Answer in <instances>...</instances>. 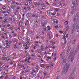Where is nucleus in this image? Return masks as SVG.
<instances>
[{"mask_svg":"<svg viewBox=\"0 0 79 79\" xmlns=\"http://www.w3.org/2000/svg\"><path fill=\"white\" fill-rule=\"evenodd\" d=\"M76 2L75 3V6L76 7H77V5H78V2H78V1L77 0H76Z\"/></svg>","mask_w":79,"mask_h":79,"instance_id":"7","label":"nucleus"},{"mask_svg":"<svg viewBox=\"0 0 79 79\" xmlns=\"http://www.w3.org/2000/svg\"><path fill=\"white\" fill-rule=\"evenodd\" d=\"M40 14L41 15H42V11H40Z\"/></svg>","mask_w":79,"mask_h":79,"instance_id":"47","label":"nucleus"},{"mask_svg":"<svg viewBox=\"0 0 79 79\" xmlns=\"http://www.w3.org/2000/svg\"><path fill=\"white\" fill-rule=\"evenodd\" d=\"M24 47H25V48H26L27 47V44H25L24 45Z\"/></svg>","mask_w":79,"mask_h":79,"instance_id":"20","label":"nucleus"},{"mask_svg":"<svg viewBox=\"0 0 79 79\" xmlns=\"http://www.w3.org/2000/svg\"><path fill=\"white\" fill-rule=\"evenodd\" d=\"M75 55V53L73 50L72 51L70 54L69 57H71V62L73 61V60L74 59V56Z\"/></svg>","mask_w":79,"mask_h":79,"instance_id":"1","label":"nucleus"},{"mask_svg":"<svg viewBox=\"0 0 79 79\" xmlns=\"http://www.w3.org/2000/svg\"><path fill=\"white\" fill-rule=\"evenodd\" d=\"M56 23V21H54L53 22V24H55Z\"/></svg>","mask_w":79,"mask_h":79,"instance_id":"56","label":"nucleus"},{"mask_svg":"<svg viewBox=\"0 0 79 79\" xmlns=\"http://www.w3.org/2000/svg\"><path fill=\"white\" fill-rule=\"evenodd\" d=\"M3 76H2L0 77V79H2V78H3Z\"/></svg>","mask_w":79,"mask_h":79,"instance_id":"60","label":"nucleus"},{"mask_svg":"<svg viewBox=\"0 0 79 79\" xmlns=\"http://www.w3.org/2000/svg\"><path fill=\"white\" fill-rule=\"evenodd\" d=\"M31 8H34V6L33 5H31Z\"/></svg>","mask_w":79,"mask_h":79,"instance_id":"62","label":"nucleus"},{"mask_svg":"<svg viewBox=\"0 0 79 79\" xmlns=\"http://www.w3.org/2000/svg\"><path fill=\"white\" fill-rule=\"evenodd\" d=\"M60 76H58L56 78V79H60Z\"/></svg>","mask_w":79,"mask_h":79,"instance_id":"30","label":"nucleus"},{"mask_svg":"<svg viewBox=\"0 0 79 79\" xmlns=\"http://www.w3.org/2000/svg\"><path fill=\"white\" fill-rule=\"evenodd\" d=\"M34 3H35V5H38V3H37V2H35Z\"/></svg>","mask_w":79,"mask_h":79,"instance_id":"34","label":"nucleus"},{"mask_svg":"<svg viewBox=\"0 0 79 79\" xmlns=\"http://www.w3.org/2000/svg\"><path fill=\"white\" fill-rule=\"evenodd\" d=\"M77 48H79V43L77 45Z\"/></svg>","mask_w":79,"mask_h":79,"instance_id":"45","label":"nucleus"},{"mask_svg":"<svg viewBox=\"0 0 79 79\" xmlns=\"http://www.w3.org/2000/svg\"><path fill=\"white\" fill-rule=\"evenodd\" d=\"M68 70V68H66L65 70H64V74H66V72H67V71Z\"/></svg>","mask_w":79,"mask_h":79,"instance_id":"9","label":"nucleus"},{"mask_svg":"<svg viewBox=\"0 0 79 79\" xmlns=\"http://www.w3.org/2000/svg\"><path fill=\"white\" fill-rule=\"evenodd\" d=\"M13 63H14V61L12 60L11 61V63H10V64H13Z\"/></svg>","mask_w":79,"mask_h":79,"instance_id":"23","label":"nucleus"},{"mask_svg":"<svg viewBox=\"0 0 79 79\" xmlns=\"http://www.w3.org/2000/svg\"><path fill=\"white\" fill-rule=\"evenodd\" d=\"M2 9H3V10H5L6 9V7L4 6L3 7H2Z\"/></svg>","mask_w":79,"mask_h":79,"instance_id":"33","label":"nucleus"},{"mask_svg":"<svg viewBox=\"0 0 79 79\" xmlns=\"http://www.w3.org/2000/svg\"><path fill=\"white\" fill-rule=\"evenodd\" d=\"M72 4H73L74 6H75V0H73Z\"/></svg>","mask_w":79,"mask_h":79,"instance_id":"12","label":"nucleus"},{"mask_svg":"<svg viewBox=\"0 0 79 79\" xmlns=\"http://www.w3.org/2000/svg\"><path fill=\"white\" fill-rule=\"evenodd\" d=\"M55 11H59L58 9H56L55 10Z\"/></svg>","mask_w":79,"mask_h":79,"instance_id":"53","label":"nucleus"},{"mask_svg":"<svg viewBox=\"0 0 79 79\" xmlns=\"http://www.w3.org/2000/svg\"><path fill=\"white\" fill-rule=\"evenodd\" d=\"M74 6H72V7H71L72 9V10H73V11H76V10H74Z\"/></svg>","mask_w":79,"mask_h":79,"instance_id":"15","label":"nucleus"},{"mask_svg":"<svg viewBox=\"0 0 79 79\" xmlns=\"http://www.w3.org/2000/svg\"><path fill=\"white\" fill-rule=\"evenodd\" d=\"M2 31H5V29L4 28H3V29H1Z\"/></svg>","mask_w":79,"mask_h":79,"instance_id":"54","label":"nucleus"},{"mask_svg":"<svg viewBox=\"0 0 79 79\" xmlns=\"http://www.w3.org/2000/svg\"><path fill=\"white\" fill-rule=\"evenodd\" d=\"M50 13H51V12H50V10H48L47 12L48 14V15H51V14H50Z\"/></svg>","mask_w":79,"mask_h":79,"instance_id":"16","label":"nucleus"},{"mask_svg":"<svg viewBox=\"0 0 79 79\" xmlns=\"http://www.w3.org/2000/svg\"><path fill=\"white\" fill-rule=\"evenodd\" d=\"M56 20V24H58V20H56V19H54L52 20V21H55Z\"/></svg>","mask_w":79,"mask_h":79,"instance_id":"10","label":"nucleus"},{"mask_svg":"<svg viewBox=\"0 0 79 79\" xmlns=\"http://www.w3.org/2000/svg\"><path fill=\"white\" fill-rule=\"evenodd\" d=\"M14 3H15V2L14 1H12V3H11V4H14Z\"/></svg>","mask_w":79,"mask_h":79,"instance_id":"44","label":"nucleus"},{"mask_svg":"<svg viewBox=\"0 0 79 79\" xmlns=\"http://www.w3.org/2000/svg\"><path fill=\"white\" fill-rule=\"evenodd\" d=\"M7 12L8 13H9L10 12V9H7Z\"/></svg>","mask_w":79,"mask_h":79,"instance_id":"17","label":"nucleus"},{"mask_svg":"<svg viewBox=\"0 0 79 79\" xmlns=\"http://www.w3.org/2000/svg\"><path fill=\"white\" fill-rule=\"evenodd\" d=\"M5 77L7 78H8V75H6Z\"/></svg>","mask_w":79,"mask_h":79,"instance_id":"61","label":"nucleus"},{"mask_svg":"<svg viewBox=\"0 0 79 79\" xmlns=\"http://www.w3.org/2000/svg\"><path fill=\"white\" fill-rule=\"evenodd\" d=\"M74 31H73V30H72V33H71V34H73V32H74Z\"/></svg>","mask_w":79,"mask_h":79,"instance_id":"48","label":"nucleus"},{"mask_svg":"<svg viewBox=\"0 0 79 79\" xmlns=\"http://www.w3.org/2000/svg\"><path fill=\"white\" fill-rule=\"evenodd\" d=\"M64 44H66V43H67V41H66V40H64Z\"/></svg>","mask_w":79,"mask_h":79,"instance_id":"35","label":"nucleus"},{"mask_svg":"<svg viewBox=\"0 0 79 79\" xmlns=\"http://www.w3.org/2000/svg\"><path fill=\"white\" fill-rule=\"evenodd\" d=\"M27 8H28V9H30L31 8H30V6H27Z\"/></svg>","mask_w":79,"mask_h":79,"instance_id":"43","label":"nucleus"},{"mask_svg":"<svg viewBox=\"0 0 79 79\" xmlns=\"http://www.w3.org/2000/svg\"><path fill=\"white\" fill-rule=\"evenodd\" d=\"M50 27L49 26H48L47 27V28H50Z\"/></svg>","mask_w":79,"mask_h":79,"instance_id":"55","label":"nucleus"},{"mask_svg":"<svg viewBox=\"0 0 79 79\" xmlns=\"http://www.w3.org/2000/svg\"><path fill=\"white\" fill-rule=\"evenodd\" d=\"M60 56H61L62 55H64V54H63V52H62L60 54Z\"/></svg>","mask_w":79,"mask_h":79,"instance_id":"24","label":"nucleus"},{"mask_svg":"<svg viewBox=\"0 0 79 79\" xmlns=\"http://www.w3.org/2000/svg\"><path fill=\"white\" fill-rule=\"evenodd\" d=\"M14 56H16V53H13L12 54Z\"/></svg>","mask_w":79,"mask_h":79,"instance_id":"38","label":"nucleus"},{"mask_svg":"<svg viewBox=\"0 0 79 79\" xmlns=\"http://www.w3.org/2000/svg\"><path fill=\"white\" fill-rule=\"evenodd\" d=\"M27 56H30V55H29V53H28L27 54Z\"/></svg>","mask_w":79,"mask_h":79,"instance_id":"36","label":"nucleus"},{"mask_svg":"<svg viewBox=\"0 0 79 79\" xmlns=\"http://www.w3.org/2000/svg\"><path fill=\"white\" fill-rule=\"evenodd\" d=\"M35 46H34L33 48V49L34 50L35 49Z\"/></svg>","mask_w":79,"mask_h":79,"instance_id":"63","label":"nucleus"},{"mask_svg":"<svg viewBox=\"0 0 79 79\" xmlns=\"http://www.w3.org/2000/svg\"><path fill=\"white\" fill-rule=\"evenodd\" d=\"M68 21H65L64 23V25H65L66 26V25H67V24H68Z\"/></svg>","mask_w":79,"mask_h":79,"instance_id":"11","label":"nucleus"},{"mask_svg":"<svg viewBox=\"0 0 79 79\" xmlns=\"http://www.w3.org/2000/svg\"><path fill=\"white\" fill-rule=\"evenodd\" d=\"M55 44V42H53L52 43V44L54 45V44Z\"/></svg>","mask_w":79,"mask_h":79,"instance_id":"57","label":"nucleus"},{"mask_svg":"<svg viewBox=\"0 0 79 79\" xmlns=\"http://www.w3.org/2000/svg\"><path fill=\"white\" fill-rule=\"evenodd\" d=\"M14 42H16V39L14 38Z\"/></svg>","mask_w":79,"mask_h":79,"instance_id":"37","label":"nucleus"},{"mask_svg":"<svg viewBox=\"0 0 79 79\" xmlns=\"http://www.w3.org/2000/svg\"><path fill=\"white\" fill-rule=\"evenodd\" d=\"M66 58H64L63 61L62 63V64H65L66 63Z\"/></svg>","mask_w":79,"mask_h":79,"instance_id":"4","label":"nucleus"},{"mask_svg":"<svg viewBox=\"0 0 79 79\" xmlns=\"http://www.w3.org/2000/svg\"><path fill=\"white\" fill-rule=\"evenodd\" d=\"M74 71H75V69H74L73 71V72L72 73V74H74Z\"/></svg>","mask_w":79,"mask_h":79,"instance_id":"39","label":"nucleus"},{"mask_svg":"<svg viewBox=\"0 0 79 79\" xmlns=\"http://www.w3.org/2000/svg\"><path fill=\"white\" fill-rule=\"evenodd\" d=\"M46 47H47V48H48V47H49L50 46H49V45H47V46H46Z\"/></svg>","mask_w":79,"mask_h":79,"instance_id":"64","label":"nucleus"},{"mask_svg":"<svg viewBox=\"0 0 79 79\" xmlns=\"http://www.w3.org/2000/svg\"><path fill=\"white\" fill-rule=\"evenodd\" d=\"M66 28L67 30H69V26H67L66 27Z\"/></svg>","mask_w":79,"mask_h":79,"instance_id":"32","label":"nucleus"},{"mask_svg":"<svg viewBox=\"0 0 79 79\" xmlns=\"http://www.w3.org/2000/svg\"><path fill=\"white\" fill-rule=\"evenodd\" d=\"M10 24H8L7 25V27H10Z\"/></svg>","mask_w":79,"mask_h":79,"instance_id":"59","label":"nucleus"},{"mask_svg":"<svg viewBox=\"0 0 79 79\" xmlns=\"http://www.w3.org/2000/svg\"><path fill=\"white\" fill-rule=\"evenodd\" d=\"M41 6H42V9H43L44 10H45V5L44 4H42Z\"/></svg>","mask_w":79,"mask_h":79,"instance_id":"8","label":"nucleus"},{"mask_svg":"<svg viewBox=\"0 0 79 79\" xmlns=\"http://www.w3.org/2000/svg\"><path fill=\"white\" fill-rule=\"evenodd\" d=\"M69 64H68L67 65V66L66 67V68H68H68H69Z\"/></svg>","mask_w":79,"mask_h":79,"instance_id":"21","label":"nucleus"},{"mask_svg":"<svg viewBox=\"0 0 79 79\" xmlns=\"http://www.w3.org/2000/svg\"><path fill=\"white\" fill-rule=\"evenodd\" d=\"M59 32H61V33H62V34H64V32L63 31H60Z\"/></svg>","mask_w":79,"mask_h":79,"instance_id":"26","label":"nucleus"},{"mask_svg":"<svg viewBox=\"0 0 79 79\" xmlns=\"http://www.w3.org/2000/svg\"><path fill=\"white\" fill-rule=\"evenodd\" d=\"M71 45H70V46H69V48H68V49H70H70H71Z\"/></svg>","mask_w":79,"mask_h":79,"instance_id":"31","label":"nucleus"},{"mask_svg":"<svg viewBox=\"0 0 79 79\" xmlns=\"http://www.w3.org/2000/svg\"><path fill=\"white\" fill-rule=\"evenodd\" d=\"M7 33H8V32L7 31H6L4 32V34H7Z\"/></svg>","mask_w":79,"mask_h":79,"instance_id":"22","label":"nucleus"},{"mask_svg":"<svg viewBox=\"0 0 79 79\" xmlns=\"http://www.w3.org/2000/svg\"><path fill=\"white\" fill-rule=\"evenodd\" d=\"M66 38H68V34H67L66 35Z\"/></svg>","mask_w":79,"mask_h":79,"instance_id":"49","label":"nucleus"},{"mask_svg":"<svg viewBox=\"0 0 79 79\" xmlns=\"http://www.w3.org/2000/svg\"><path fill=\"white\" fill-rule=\"evenodd\" d=\"M11 8H14V6H11Z\"/></svg>","mask_w":79,"mask_h":79,"instance_id":"46","label":"nucleus"},{"mask_svg":"<svg viewBox=\"0 0 79 79\" xmlns=\"http://www.w3.org/2000/svg\"><path fill=\"white\" fill-rule=\"evenodd\" d=\"M62 39H64V41L66 40V38L65 37V36H63V37H62Z\"/></svg>","mask_w":79,"mask_h":79,"instance_id":"18","label":"nucleus"},{"mask_svg":"<svg viewBox=\"0 0 79 79\" xmlns=\"http://www.w3.org/2000/svg\"><path fill=\"white\" fill-rule=\"evenodd\" d=\"M2 59H3V60H6V57H2Z\"/></svg>","mask_w":79,"mask_h":79,"instance_id":"27","label":"nucleus"},{"mask_svg":"<svg viewBox=\"0 0 79 79\" xmlns=\"http://www.w3.org/2000/svg\"><path fill=\"white\" fill-rule=\"evenodd\" d=\"M40 66L41 67V68H43L44 66V64H41L40 65Z\"/></svg>","mask_w":79,"mask_h":79,"instance_id":"25","label":"nucleus"},{"mask_svg":"<svg viewBox=\"0 0 79 79\" xmlns=\"http://www.w3.org/2000/svg\"><path fill=\"white\" fill-rule=\"evenodd\" d=\"M76 40H77V39H74V40L73 41V45H74V44H75V43H76Z\"/></svg>","mask_w":79,"mask_h":79,"instance_id":"6","label":"nucleus"},{"mask_svg":"<svg viewBox=\"0 0 79 79\" xmlns=\"http://www.w3.org/2000/svg\"><path fill=\"white\" fill-rule=\"evenodd\" d=\"M14 13L15 15H17V12H14Z\"/></svg>","mask_w":79,"mask_h":79,"instance_id":"29","label":"nucleus"},{"mask_svg":"<svg viewBox=\"0 0 79 79\" xmlns=\"http://www.w3.org/2000/svg\"><path fill=\"white\" fill-rule=\"evenodd\" d=\"M56 14V12H54L53 14H52V15H53V16H55V15Z\"/></svg>","mask_w":79,"mask_h":79,"instance_id":"19","label":"nucleus"},{"mask_svg":"<svg viewBox=\"0 0 79 79\" xmlns=\"http://www.w3.org/2000/svg\"><path fill=\"white\" fill-rule=\"evenodd\" d=\"M54 27H55V28H56V29H58V27L56 26H55Z\"/></svg>","mask_w":79,"mask_h":79,"instance_id":"58","label":"nucleus"},{"mask_svg":"<svg viewBox=\"0 0 79 79\" xmlns=\"http://www.w3.org/2000/svg\"><path fill=\"white\" fill-rule=\"evenodd\" d=\"M6 48H9L10 47V45H7L6 46Z\"/></svg>","mask_w":79,"mask_h":79,"instance_id":"41","label":"nucleus"},{"mask_svg":"<svg viewBox=\"0 0 79 79\" xmlns=\"http://www.w3.org/2000/svg\"><path fill=\"white\" fill-rule=\"evenodd\" d=\"M3 67V66H2V65H0V69H1V68H2Z\"/></svg>","mask_w":79,"mask_h":79,"instance_id":"50","label":"nucleus"},{"mask_svg":"<svg viewBox=\"0 0 79 79\" xmlns=\"http://www.w3.org/2000/svg\"><path fill=\"white\" fill-rule=\"evenodd\" d=\"M77 32H78V33H79V28H78L77 29Z\"/></svg>","mask_w":79,"mask_h":79,"instance_id":"51","label":"nucleus"},{"mask_svg":"<svg viewBox=\"0 0 79 79\" xmlns=\"http://www.w3.org/2000/svg\"><path fill=\"white\" fill-rule=\"evenodd\" d=\"M47 58L48 59H51V58H52L51 57H49V56H48Z\"/></svg>","mask_w":79,"mask_h":79,"instance_id":"28","label":"nucleus"},{"mask_svg":"<svg viewBox=\"0 0 79 79\" xmlns=\"http://www.w3.org/2000/svg\"><path fill=\"white\" fill-rule=\"evenodd\" d=\"M4 23H6V22H7V20H6V19H4Z\"/></svg>","mask_w":79,"mask_h":79,"instance_id":"42","label":"nucleus"},{"mask_svg":"<svg viewBox=\"0 0 79 79\" xmlns=\"http://www.w3.org/2000/svg\"><path fill=\"white\" fill-rule=\"evenodd\" d=\"M29 47H28L27 48H25L24 49L25 50H26L27 49H29Z\"/></svg>","mask_w":79,"mask_h":79,"instance_id":"40","label":"nucleus"},{"mask_svg":"<svg viewBox=\"0 0 79 79\" xmlns=\"http://www.w3.org/2000/svg\"><path fill=\"white\" fill-rule=\"evenodd\" d=\"M77 21L76 22V25H77L78 24H79V13H77V14L76 17H77Z\"/></svg>","mask_w":79,"mask_h":79,"instance_id":"2","label":"nucleus"},{"mask_svg":"<svg viewBox=\"0 0 79 79\" xmlns=\"http://www.w3.org/2000/svg\"><path fill=\"white\" fill-rule=\"evenodd\" d=\"M30 13H27L26 15V16L27 17V18H29L30 16Z\"/></svg>","mask_w":79,"mask_h":79,"instance_id":"5","label":"nucleus"},{"mask_svg":"<svg viewBox=\"0 0 79 79\" xmlns=\"http://www.w3.org/2000/svg\"><path fill=\"white\" fill-rule=\"evenodd\" d=\"M76 18H75L73 20V22L74 23L73 26H74V25H75V26H76V27H77V25H78V23L77 24V25H76Z\"/></svg>","mask_w":79,"mask_h":79,"instance_id":"3","label":"nucleus"},{"mask_svg":"<svg viewBox=\"0 0 79 79\" xmlns=\"http://www.w3.org/2000/svg\"><path fill=\"white\" fill-rule=\"evenodd\" d=\"M72 27V30L73 31H74V29L75 28V27H74V25Z\"/></svg>","mask_w":79,"mask_h":79,"instance_id":"14","label":"nucleus"},{"mask_svg":"<svg viewBox=\"0 0 79 79\" xmlns=\"http://www.w3.org/2000/svg\"><path fill=\"white\" fill-rule=\"evenodd\" d=\"M26 5H27V6L28 5H29V4H28V3H27V4H26V3H25Z\"/></svg>","mask_w":79,"mask_h":79,"instance_id":"52","label":"nucleus"},{"mask_svg":"<svg viewBox=\"0 0 79 79\" xmlns=\"http://www.w3.org/2000/svg\"><path fill=\"white\" fill-rule=\"evenodd\" d=\"M79 48H77L75 50V53H77V52H78V51H79Z\"/></svg>","mask_w":79,"mask_h":79,"instance_id":"13","label":"nucleus"}]
</instances>
